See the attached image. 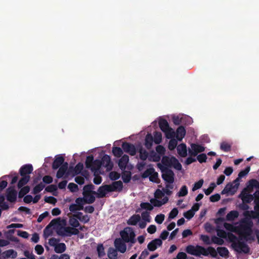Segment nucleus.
<instances>
[{
    "label": "nucleus",
    "mask_w": 259,
    "mask_h": 259,
    "mask_svg": "<svg viewBox=\"0 0 259 259\" xmlns=\"http://www.w3.org/2000/svg\"><path fill=\"white\" fill-rule=\"evenodd\" d=\"M228 239L232 243L233 249L239 253H248L250 248L246 242L251 243L255 240L252 235V230H240L238 237L232 233H228Z\"/></svg>",
    "instance_id": "1"
},
{
    "label": "nucleus",
    "mask_w": 259,
    "mask_h": 259,
    "mask_svg": "<svg viewBox=\"0 0 259 259\" xmlns=\"http://www.w3.org/2000/svg\"><path fill=\"white\" fill-rule=\"evenodd\" d=\"M161 162L165 166L164 167L168 168L169 167L173 166L175 169L178 170H180L182 168L181 164L174 156L169 157L167 156H164L162 158Z\"/></svg>",
    "instance_id": "2"
},
{
    "label": "nucleus",
    "mask_w": 259,
    "mask_h": 259,
    "mask_svg": "<svg viewBox=\"0 0 259 259\" xmlns=\"http://www.w3.org/2000/svg\"><path fill=\"white\" fill-rule=\"evenodd\" d=\"M120 235L124 242L128 243L130 242L132 243L136 242L135 238L136 235L133 229L131 227H126L123 230L120 231Z\"/></svg>",
    "instance_id": "3"
},
{
    "label": "nucleus",
    "mask_w": 259,
    "mask_h": 259,
    "mask_svg": "<svg viewBox=\"0 0 259 259\" xmlns=\"http://www.w3.org/2000/svg\"><path fill=\"white\" fill-rule=\"evenodd\" d=\"M186 252L191 255L196 256H200L201 255L208 256V253L206 251V249L201 246L189 245L186 248Z\"/></svg>",
    "instance_id": "4"
},
{
    "label": "nucleus",
    "mask_w": 259,
    "mask_h": 259,
    "mask_svg": "<svg viewBox=\"0 0 259 259\" xmlns=\"http://www.w3.org/2000/svg\"><path fill=\"white\" fill-rule=\"evenodd\" d=\"M79 232L78 229L71 227H62L57 230V234L62 237H70L73 235H78Z\"/></svg>",
    "instance_id": "5"
},
{
    "label": "nucleus",
    "mask_w": 259,
    "mask_h": 259,
    "mask_svg": "<svg viewBox=\"0 0 259 259\" xmlns=\"http://www.w3.org/2000/svg\"><path fill=\"white\" fill-rule=\"evenodd\" d=\"M162 178L167 183L172 184L174 182V172L172 170L166 167L161 168Z\"/></svg>",
    "instance_id": "6"
},
{
    "label": "nucleus",
    "mask_w": 259,
    "mask_h": 259,
    "mask_svg": "<svg viewBox=\"0 0 259 259\" xmlns=\"http://www.w3.org/2000/svg\"><path fill=\"white\" fill-rule=\"evenodd\" d=\"M251 192V191L247 187L245 188L241 191L239 197L242 200V202L249 203L254 199L253 195L249 194Z\"/></svg>",
    "instance_id": "7"
},
{
    "label": "nucleus",
    "mask_w": 259,
    "mask_h": 259,
    "mask_svg": "<svg viewBox=\"0 0 259 259\" xmlns=\"http://www.w3.org/2000/svg\"><path fill=\"white\" fill-rule=\"evenodd\" d=\"M239 186V182H234L233 183H228L227 184L224 190L222 191V194L230 193L231 195H233L237 191Z\"/></svg>",
    "instance_id": "8"
},
{
    "label": "nucleus",
    "mask_w": 259,
    "mask_h": 259,
    "mask_svg": "<svg viewBox=\"0 0 259 259\" xmlns=\"http://www.w3.org/2000/svg\"><path fill=\"white\" fill-rule=\"evenodd\" d=\"M191 149H189V153L191 156H196L198 153L204 151L205 148L199 144L192 143L191 144Z\"/></svg>",
    "instance_id": "9"
},
{
    "label": "nucleus",
    "mask_w": 259,
    "mask_h": 259,
    "mask_svg": "<svg viewBox=\"0 0 259 259\" xmlns=\"http://www.w3.org/2000/svg\"><path fill=\"white\" fill-rule=\"evenodd\" d=\"M102 166L106 168V170H111L113 167V163L111 160L110 157L107 154L104 155L101 159Z\"/></svg>",
    "instance_id": "10"
},
{
    "label": "nucleus",
    "mask_w": 259,
    "mask_h": 259,
    "mask_svg": "<svg viewBox=\"0 0 259 259\" xmlns=\"http://www.w3.org/2000/svg\"><path fill=\"white\" fill-rule=\"evenodd\" d=\"M122 148L125 152L128 153L131 156H134L136 154V147L131 143L124 142L122 144Z\"/></svg>",
    "instance_id": "11"
},
{
    "label": "nucleus",
    "mask_w": 259,
    "mask_h": 259,
    "mask_svg": "<svg viewBox=\"0 0 259 259\" xmlns=\"http://www.w3.org/2000/svg\"><path fill=\"white\" fill-rule=\"evenodd\" d=\"M17 192L13 187H9L7 190V199L8 201L13 203L17 199Z\"/></svg>",
    "instance_id": "12"
},
{
    "label": "nucleus",
    "mask_w": 259,
    "mask_h": 259,
    "mask_svg": "<svg viewBox=\"0 0 259 259\" xmlns=\"http://www.w3.org/2000/svg\"><path fill=\"white\" fill-rule=\"evenodd\" d=\"M33 168L31 164H26L22 165L19 169L21 176H28L33 171Z\"/></svg>",
    "instance_id": "13"
},
{
    "label": "nucleus",
    "mask_w": 259,
    "mask_h": 259,
    "mask_svg": "<svg viewBox=\"0 0 259 259\" xmlns=\"http://www.w3.org/2000/svg\"><path fill=\"white\" fill-rule=\"evenodd\" d=\"M162 241L159 238L155 239L150 241L147 245V248L151 251L155 250L158 247L162 245Z\"/></svg>",
    "instance_id": "14"
},
{
    "label": "nucleus",
    "mask_w": 259,
    "mask_h": 259,
    "mask_svg": "<svg viewBox=\"0 0 259 259\" xmlns=\"http://www.w3.org/2000/svg\"><path fill=\"white\" fill-rule=\"evenodd\" d=\"M114 245L116 250L121 253H124L126 250V245L124 241L120 238H117L114 241Z\"/></svg>",
    "instance_id": "15"
},
{
    "label": "nucleus",
    "mask_w": 259,
    "mask_h": 259,
    "mask_svg": "<svg viewBox=\"0 0 259 259\" xmlns=\"http://www.w3.org/2000/svg\"><path fill=\"white\" fill-rule=\"evenodd\" d=\"M123 187V183L121 181H115L111 184L108 185L110 192H120L122 190Z\"/></svg>",
    "instance_id": "16"
},
{
    "label": "nucleus",
    "mask_w": 259,
    "mask_h": 259,
    "mask_svg": "<svg viewBox=\"0 0 259 259\" xmlns=\"http://www.w3.org/2000/svg\"><path fill=\"white\" fill-rule=\"evenodd\" d=\"M243 223L244 224L239 225L240 230H252L253 224L250 218H245Z\"/></svg>",
    "instance_id": "17"
},
{
    "label": "nucleus",
    "mask_w": 259,
    "mask_h": 259,
    "mask_svg": "<svg viewBox=\"0 0 259 259\" xmlns=\"http://www.w3.org/2000/svg\"><path fill=\"white\" fill-rule=\"evenodd\" d=\"M107 192H110L108 185H105L100 186L98 189V192H96L97 197L98 198H103L105 197Z\"/></svg>",
    "instance_id": "18"
},
{
    "label": "nucleus",
    "mask_w": 259,
    "mask_h": 259,
    "mask_svg": "<svg viewBox=\"0 0 259 259\" xmlns=\"http://www.w3.org/2000/svg\"><path fill=\"white\" fill-rule=\"evenodd\" d=\"M102 166V161L100 159H96L94 161L91 167V170L94 172V175L99 174L100 168Z\"/></svg>",
    "instance_id": "19"
},
{
    "label": "nucleus",
    "mask_w": 259,
    "mask_h": 259,
    "mask_svg": "<svg viewBox=\"0 0 259 259\" xmlns=\"http://www.w3.org/2000/svg\"><path fill=\"white\" fill-rule=\"evenodd\" d=\"M64 162V158L61 155H57L56 156L54 161L52 164V168L53 169H57L60 167Z\"/></svg>",
    "instance_id": "20"
},
{
    "label": "nucleus",
    "mask_w": 259,
    "mask_h": 259,
    "mask_svg": "<svg viewBox=\"0 0 259 259\" xmlns=\"http://www.w3.org/2000/svg\"><path fill=\"white\" fill-rule=\"evenodd\" d=\"M186 130L183 126H180L176 130V137L177 139L181 141L186 135Z\"/></svg>",
    "instance_id": "21"
},
{
    "label": "nucleus",
    "mask_w": 259,
    "mask_h": 259,
    "mask_svg": "<svg viewBox=\"0 0 259 259\" xmlns=\"http://www.w3.org/2000/svg\"><path fill=\"white\" fill-rule=\"evenodd\" d=\"M128 161V156L126 154L123 155L119 160L118 166L119 168L122 170H125Z\"/></svg>",
    "instance_id": "22"
},
{
    "label": "nucleus",
    "mask_w": 259,
    "mask_h": 259,
    "mask_svg": "<svg viewBox=\"0 0 259 259\" xmlns=\"http://www.w3.org/2000/svg\"><path fill=\"white\" fill-rule=\"evenodd\" d=\"M178 154L182 157H185L187 156V149L186 145L184 143L180 144L177 147Z\"/></svg>",
    "instance_id": "23"
},
{
    "label": "nucleus",
    "mask_w": 259,
    "mask_h": 259,
    "mask_svg": "<svg viewBox=\"0 0 259 259\" xmlns=\"http://www.w3.org/2000/svg\"><path fill=\"white\" fill-rule=\"evenodd\" d=\"M17 256V252L13 249H9L3 252L1 257L6 259L9 257L15 258Z\"/></svg>",
    "instance_id": "24"
},
{
    "label": "nucleus",
    "mask_w": 259,
    "mask_h": 259,
    "mask_svg": "<svg viewBox=\"0 0 259 259\" xmlns=\"http://www.w3.org/2000/svg\"><path fill=\"white\" fill-rule=\"evenodd\" d=\"M224 226L227 230L231 232V233L234 232L238 235V233L240 232L239 226H235L230 223H225Z\"/></svg>",
    "instance_id": "25"
},
{
    "label": "nucleus",
    "mask_w": 259,
    "mask_h": 259,
    "mask_svg": "<svg viewBox=\"0 0 259 259\" xmlns=\"http://www.w3.org/2000/svg\"><path fill=\"white\" fill-rule=\"evenodd\" d=\"M68 164L67 162L64 163L60 167L57 172L56 177L57 178H61L65 174L68 168Z\"/></svg>",
    "instance_id": "26"
},
{
    "label": "nucleus",
    "mask_w": 259,
    "mask_h": 259,
    "mask_svg": "<svg viewBox=\"0 0 259 259\" xmlns=\"http://www.w3.org/2000/svg\"><path fill=\"white\" fill-rule=\"evenodd\" d=\"M243 215L245 218H250V219H257L259 217V212L256 210H247L243 212Z\"/></svg>",
    "instance_id": "27"
},
{
    "label": "nucleus",
    "mask_w": 259,
    "mask_h": 259,
    "mask_svg": "<svg viewBox=\"0 0 259 259\" xmlns=\"http://www.w3.org/2000/svg\"><path fill=\"white\" fill-rule=\"evenodd\" d=\"M168 198L167 197H164L162 200H159L156 199H152L150 200L151 203L155 207H160L162 205L167 202Z\"/></svg>",
    "instance_id": "28"
},
{
    "label": "nucleus",
    "mask_w": 259,
    "mask_h": 259,
    "mask_svg": "<svg viewBox=\"0 0 259 259\" xmlns=\"http://www.w3.org/2000/svg\"><path fill=\"white\" fill-rule=\"evenodd\" d=\"M141 217L139 214H134L130 217L127 222V224L128 225L135 226L140 222Z\"/></svg>",
    "instance_id": "29"
},
{
    "label": "nucleus",
    "mask_w": 259,
    "mask_h": 259,
    "mask_svg": "<svg viewBox=\"0 0 259 259\" xmlns=\"http://www.w3.org/2000/svg\"><path fill=\"white\" fill-rule=\"evenodd\" d=\"M159 126L162 132H165L170 127L167 121L165 119H160L159 120Z\"/></svg>",
    "instance_id": "30"
},
{
    "label": "nucleus",
    "mask_w": 259,
    "mask_h": 259,
    "mask_svg": "<svg viewBox=\"0 0 259 259\" xmlns=\"http://www.w3.org/2000/svg\"><path fill=\"white\" fill-rule=\"evenodd\" d=\"M217 252L222 257H228L229 256V251L225 247H218L217 248Z\"/></svg>",
    "instance_id": "31"
},
{
    "label": "nucleus",
    "mask_w": 259,
    "mask_h": 259,
    "mask_svg": "<svg viewBox=\"0 0 259 259\" xmlns=\"http://www.w3.org/2000/svg\"><path fill=\"white\" fill-rule=\"evenodd\" d=\"M250 170V167L249 166H247L245 169L241 170L239 172L238 175V177L234 180V182H240V179L243 178L247 175L249 171Z\"/></svg>",
    "instance_id": "32"
},
{
    "label": "nucleus",
    "mask_w": 259,
    "mask_h": 259,
    "mask_svg": "<svg viewBox=\"0 0 259 259\" xmlns=\"http://www.w3.org/2000/svg\"><path fill=\"white\" fill-rule=\"evenodd\" d=\"M153 137L151 134H148L145 138V146L148 149H150L153 144Z\"/></svg>",
    "instance_id": "33"
},
{
    "label": "nucleus",
    "mask_w": 259,
    "mask_h": 259,
    "mask_svg": "<svg viewBox=\"0 0 259 259\" xmlns=\"http://www.w3.org/2000/svg\"><path fill=\"white\" fill-rule=\"evenodd\" d=\"M94 189V186L93 184H88L85 185L83 188V195L89 193L96 194V192L92 191Z\"/></svg>",
    "instance_id": "34"
},
{
    "label": "nucleus",
    "mask_w": 259,
    "mask_h": 259,
    "mask_svg": "<svg viewBox=\"0 0 259 259\" xmlns=\"http://www.w3.org/2000/svg\"><path fill=\"white\" fill-rule=\"evenodd\" d=\"M239 213L237 210H232L230 211L226 215V220L228 221H232L237 218Z\"/></svg>",
    "instance_id": "35"
},
{
    "label": "nucleus",
    "mask_w": 259,
    "mask_h": 259,
    "mask_svg": "<svg viewBox=\"0 0 259 259\" xmlns=\"http://www.w3.org/2000/svg\"><path fill=\"white\" fill-rule=\"evenodd\" d=\"M22 178L18 181L17 186L18 188H21L25 186L30 180V176H21Z\"/></svg>",
    "instance_id": "36"
},
{
    "label": "nucleus",
    "mask_w": 259,
    "mask_h": 259,
    "mask_svg": "<svg viewBox=\"0 0 259 259\" xmlns=\"http://www.w3.org/2000/svg\"><path fill=\"white\" fill-rule=\"evenodd\" d=\"M66 249V245L64 243H57L54 248L56 253H62L65 251Z\"/></svg>",
    "instance_id": "37"
},
{
    "label": "nucleus",
    "mask_w": 259,
    "mask_h": 259,
    "mask_svg": "<svg viewBox=\"0 0 259 259\" xmlns=\"http://www.w3.org/2000/svg\"><path fill=\"white\" fill-rule=\"evenodd\" d=\"M131 172L130 171H125L124 170L122 174V179L124 183H128L131 180Z\"/></svg>",
    "instance_id": "38"
},
{
    "label": "nucleus",
    "mask_w": 259,
    "mask_h": 259,
    "mask_svg": "<svg viewBox=\"0 0 259 259\" xmlns=\"http://www.w3.org/2000/svg\"><path fill=\"white\" fill-rule=\"evenodd\" d=\"M108 257L110 259H117V250L112 247H110L108 251Z\"/></svg>",
    "instance_id": "39"
},
{
    "label": "nucleus",
    "mask_w": 259,
    "mask_h": 259,
    "mask_svg": "<svg viewBox=\"0 0 259 259\" xmlns=\"http://www.w3.org/2000/svg\"><path fill=\"white\" fill-rule=\"evenodd\" d=\"M20 189V190L18 193V197L19 198H20L23 197L26 194H27L30 191V187L28 186L22 187Z\"/></svg>",
    "instance_id": "40"
},
{
    "label": "nucleus",
    "mask_w": 259,
    "mask_h": 259,
    "mask_svg": "<svg viewBox=\"0 0 259 259\" xmlns=\"http://www.w3.org/2000/svg\"><path fill=\"white\" fill-rule=\"evenodd\" d=\"M94 195L95 194L89 193L87 194L83 195V197L85 200L86 203L87 204H92L94 202L95 200V197Z\"/></svg>",
    "instance_id": "41"
},
{
    "label": "nucleus",
    "mask_w": 259,
    "mask_h": 259,
    "mask_svg": "<svg viewBox=\"0 0 259 259\" xmlns=\"http://www.w3.org/2000/svg\"><path fill=\"white\" fill-rule=\"evenodd\" d=\"M249 185L247 187L252 191L253 187L259 189V182L255 179H251L248 182Z\"/></svg>",
    "instance_id": "42"
},
{
    "label": "nucleus",
    "mask_w": 259,
    "mask_h": 259,
    "mask_svg": "<svg viewBox=\"0 0 259 259\" xmlns=\"http://www.w3.org/2000/svg\"><path fill=\"white\" fill-rule=\"evenodd\" d=\"M249 185L247 187L252 191L253 187L259 189V182L255 179H251L248 182Z\"/></svg>",
    "instance_id": "43"
},
{
    "label": "nucleus",
    "mask_w": 259,
    "mask_h": 259,
    "mask_svg": "<svg viewBox=\"0 0 259 259\" xmlns=\"http://www.w3.org/2000/svg\"><path fill=\"white\" fill-rule=\"evenodd\" d=\"M139 152L140 153L139 156L140 159L143 161L146 160L148 157V152L142 147H141L139 150Z\"/></svg>",
    "instance_id": "44"
},
{
    "label": "nucleus",
    "mask_w": 259,
    "mask_h": 259,
    "mask_svg": "<svg viewBox=\"0 0 259 259\" xmlns=\"http://www.w3.org/2000/svg\"><path fill=\"white\" fill-rule=\"evenodd\" d=\"M45 185L40 182L39 184L36 185L33 188L32 193L34 194H37L45 188Z\"/></svg>",
    "instance_id": "45"
},
{
    "label": "nucleus",
    "mask_w": 259,
    "mask_h": 259,
    "mask_svg": "<svg viewBox=\"0 0 259 259\" xmlns=\"http://www.w3.org/2000/svg\"><path fill=\"white\" fill-rule=\"evenodd\" d=\"M149 180L151 182H154L157 184L160 183V180L158 179V174L157 172L155 171V169L154 170L153 172L152 173L150 176L149 177Z\"/></svg>",
    "instance_id": "46"
},
{
    "label": "nucleus",
    "mask_w": 259,
    "mask_h": 259,
    "mask_svg": "<svg viewBox=\"0 0 259 259\" xmlns=\"http://www.w3.org/2000/svg\"><path fill=\"white\" fill-rule=\"evenodd\" d=\"M112 153L116 157H120L123 154L122 150L120 147H113L112 148Z\"/></svg>",
    "instance_id": "47"
},
{
    "label": "nucleus",
    "mask_w": 259,
    "mask_h": 259,
    "mask_svg": "<svg viewBox=\"0 0 259 259\" xmlns=\"http://www.w3.org/2000/svg\"><path fill=\"white\" fill-rule=\"evenodd\" d=\"M148 159L149 161L158 162L160 159V156L154 151H152Z\"/></svg>",
    "instance_id": "48"
},
{
    "label": "nucleus",
    "mask_w": 259,
    "mask_h": 259,
    "mask_svg": "<svg viewBox=\"0 0 259 259\" xmlns=\"http://www.w3.org/2000/svg\"><path fill=\"white\" fill-rule=\"evenodd\" d=\"M153 140L155 144H159L162 140V135L161 133L156 132L154 134Z\"/></svg>",
    "instance_id": "49"
},
{
    "label": "nucleus",
    "mask_w": 259,
    "mask_h": 259,
    "mask_svg": "<svg viewBox=\"0 0 259 259\" xmlns=\"http://www.w3.org/2000/svg\"><path fill=\"white\" fill-rule=\"evenodd\" d=\"M94 161V157L92 155L88 156L86 158L85 162L86 167L88 168H91Z\"/></svg>",
    "instance_id": "50"
},
{
    "label": "nucleus",
    "mask_w": 259,
    "mask_h": 259,
    "mask_svg": "<svg viewBox=\"0 0 259 259\" xmlns=\"http://www.w3.org/2000/svg\"><path fill=\"white\" fill-rule=\"evenodd\" d=\"M211 243H213L214 244L221 245L224 243V241L223 239L220 237H218L215 236H213L211 237Z\"/></svg>",
    "instance_id": "51"
},
{
    "label": "nucleus",
    "mask_w": 259,
    "mask_h": 259,
    "mask_svg": "<svg viewBox=\"0 0 259 259\" xmlns=\"http://www.w3.org/2000/svg\"><path fill=\"white\" fill-rule=\"evenodd\" d=\"M163 132L165 133V137L167 139H171L176 135L175 132L173 131V130L171 127L169 128L167 131H166L165 132Z\"/></svg>",
    "instance_id": "52"
},
{
    "label": "nucleus",
    "mask_w": 259,
    "mask_h": 259,
    "mask_svg": "<svg viewBox=\"0 0 259 259\" xmlns=\"http://www.w3.org/2000/svg\"><path fill=\"white\" fill-rule=\"evenodd\" d=\"M69 224L72 227V228H76L79 226L80 224L78 220L74 218H71L69 220Z\"/></svg>",
    "instance_id": "53"
},
{
    "label": "nucleus",
    "mask_w": 259,
    "mask_h": 259,
    "mask_svg": "<svg viewBox=\"0 0 259 259\" xmlns=\"http://www.w3.org/2000/svg\"><path fill=\"white\" fill-rule=\"evenodd\" d=\"M109 177L110 180L112 181H115L120 178V175L119 173L116 171H111L109 173Z\"/></svg>",
    "instance_id": "54"
},
{
    "label": "nucleus",
    "mask_w": 259,
    "mask_h": 259,
    "mask_svg": "<svg viewBox=\"0 0 259 259\" xmlns=\"http://www.w3.org/2000/svg\"><path fill=\"white\" fill-rule=\"evenodd\" d=\"M220 148L224 152H229L231 150V147L230 144L224 142L221 143Z\"/></svg>",
    "instance_id": "55"
},
{
    "label": "nucleus",
    "mask_w": 259,
    "mask_h": 259,
    "mask_svg": "<svg viewBox=\"0 0 259 259\" xmlns=\"http://www.w3.org/2000/svg\"><path fill=\"white\" fill-rule=\"evenodd\" d=\"M188 189L186 186H183L180 189V191L178 192V195L179 197H184L187 195Z\"/></svg>",
    "instance_id": "56"
},
{
    "label": "nucleus",
    "mask_w": 259,
    "mask_h": 259,
    "mask_svg": "<svg viewBox=\"0 0 259 259\" xmlns=\"http://www.w3.org/2000/svg\"><path fill=\"white\" fill-rule=\"evenodd\" d=\"M206 251L208 253L210 254V255L213 257H216L217 256V251L216 250L212 247H208L207 249H206Z\"/></svg>",
    "instance_id": "57"
},
{
    "label": "nucleus",
    "mask_w": 259,
    "mask_h": 259,
    "mask_svg": "<svg viewBox=\"0 0 259 259\" xmlns=\"http://www.w3.org/2000/svg\"><path fill=\"white\" fill-rule=\"evenodd\" d=\"M154 168L153 167H151L147 169L142 174V177L144 179L147 178L148 177H149L152 173L153 172Z\"/></svg>",
    "instance_id": "58"
},
{
    "label": "nucleus",
    "mask_w": 259,
    "mask_h": 259,
    "mask_svg": "<svg viewBox=\"0 0 259 259\" xmlns=\"http://www.w3.org/2000/svg\"><path fill=\"white\" fill-rule=\"evenodd\" d=\"M140 206L142 209H146L149 211L153 209V206L149 202H142L140 204Z\"/></svg>",
    "instance_id": "59"
},
{
    "label": "nucleus",
    "mask_w": 259,
    "mask_h": 259,
    "mask_svg": "<svg viewBox=\"0 0 259 259\" xmlns=\"http://www.w3.org/2000/svg\"><path fill=\"white\" fill-rule=\"evenodd\" d=\"M203 180L201 179L199 180L198 182L194 183V186L192 188V191H195L200 188H201L203 184Z\"/></svg>",
    "instance_id": "60"
},
{
    "label": "nucleus",
    "mask_w": 259,
    "mask_h": 259,
    "mask_svg": "<svg viewBox=\"0 0 259 259\" xmlns=\"http://www.w3.org/2000/svg\"><path fill=\"white\" fill-rule=\"evenodd\" d=\"M83 168V165L82 163L79 162L77 163L74 169V173L75 175H78L81 172Z\"/></svg>",
    "instance_id": "61"
},
{
    "label": "nucleus",
    "mask_w": 259,
    "mask_h": 259,
    "mask_svg": "<svg viewBox=\"0 0 259 259\" xmlns=\"http://www.w3.org/2000/svg\"><path fill=\"white\" fill-rule=\"evenodd\" d=\"M97 251H98V256L100 257L104 256L105 254V253L104 251V247L103 244H100L98 245Z\"/></svg>",
    "instance_id": "62"
},
{
    "label": "nucleus",
    "mask_w": 259,
    "mask_h": 259,
    "mask_svg": "<svg viewBox=\"0 0 259 259\" xmlns=\"http://www.w3.org/2000/svg\"><path fill=\"white\" fill-rule=\"evenodd\" d=\"M141 217L143 219L145 222H150L151 221L150 213L148 211H143L141 213Z\"/></svg>",
    "instance_id": "63"
},
{
    "label": "nucleus",
    "mask_w": 259,
    "mask_h": 259,
    "mask_svg": "<svg viewBox=\"0 0 259 259\" xmlns=\"http://www.w3.org/2000/svg\"><path fill=\"white\" fill-rule=\"evenodd\" d=\"M177 140L175 139H171L168 143V148L170 150H174L177 146Z\"/></svg>",
    "instance_id": "64"
}]
</instances>
